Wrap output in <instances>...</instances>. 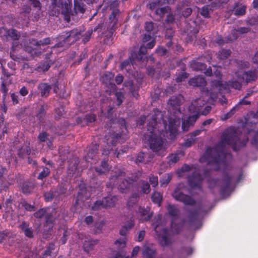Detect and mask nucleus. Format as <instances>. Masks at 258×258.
I'll use <instances>...</instances> for the list:
<instances>
[{"mask_svg": "<svg viewBox=\"0 0 258 258\" xmlns=\"http://www.w3.org/2000/svg\"><path fill=\"white\" fill-rule=\"evenodd\" d=\"M237 133L233 127L228 128L222 134L221 140L217 146L214 148L208 147L203 157L200 158V162H207L208 165H215V171H219L221 165L226 166L227 164L226 161V156L223 149L226 145L232 146L234 151H237L236 144L239 141Z\"/></svg>", "mask_w": 258, "mask_h": 258, "instance_id": "obj_1", "label": "nucleus"}, {"mask_svg": "<svg viewBox=\"0 0 258 258\" xmlns=\"http://www.w3.org/2000/svg\"><path fill=\"white\" fill-rule=\"evenodd\" d=\"M154 114L151 120L147 124V133L144 136V140L147 142L150 149L158 155L163 156L162 152L164 151L163 147L164 141L161 138V132L163 129H159V125H163L166 128V121L163 119V115L159 110H154Z\"/></svg>", "mask_w": 258, "mask_h": 258, "instance_id": "obj_2", "label": "nucleus"}, {"mask_svg": "<svg viewBox=\"0 0 258 258\" xmlns=\"http://www.w3.org/2000/svg\"><path fill=\"white\" fill-rule=\"evenodd\" d=\"M119 129L120 131L118 133L114 132L109 137L105 136L106 143L109 146H115L117 143L122 144L127 139L128 131L126 128V122L124 119L120 120L119 123Z\"/></svg>", "mask_w": 258, "mask_h": 258, "instance_id": "obj_3", "label": "nucleus"}, {"mask_svg": "<svg viewBox=\"0 0 258 258\" xmlns=\"http://www.w3.org/2000/svg\"><path fill=\"white\" fill-rule=\"evenodd\" d=\"M81 34V31L77 28L63 32L57 37V43L55 46L58 48L62 47L66 44H73L79 39Z\"/></svg>", "mask_w": 258, "mask_h": 258, "instance_id": "obj_4", "label": "nucleus"}, {"mask_svg": "<svg viewBox=\"0 0 258 258\" xmlns=\"http://www.w3.org/2000/svg\"><path fill=\"white\" fill-rule=\"evenodd\" d=\"M186 187L183 183L178 184L172 194V196L176 201L181 202L185 205L194 206L196 204V201L191 196L183 193V190Z\"/></svg>", "mask_w": 258, "mask_h": 258, "instance_id": "obj_5", "label": "nucleus"}, {"mask_svg": "<svg viewBox=\"0 0 258 258\" xmlns=\"http://www.w3.org/2000/svg\"><path fill=\"white\" fill-rule=\"evenodd\" d=\"M168 213L171 217L170 227L176 234L180 233L182 230V226L181 224L175 222V220L178 219L180 217V211L175 205H168L167 207Z\"/></svg>", "mask_w": 258, "mask_h": 258, "instance_id": "obj_6", "label": "nucleus"}, {"mask_svg": "<svg viewBox=\"0 0 258 258\" xmlns=\"http://www.w3.org/2000/svg\"><path fill=\"white\" fill-rule=\"evenodd\" d=\"M240 75H237V79L232 78L228 81L225 82L224 84L221 81H216L214 85L219 87L220 90H230L234 89L240 90L242 87V81L240 80Z\"/></svg>", "mask_w": 258, "mask_h": 258, "instance_id": "obj_7", "label": "nucleus"}, {"mask_svg": "<svg viewBox=\"0 0 258 258\" xmlns=\"http://www.w3.org/2000/svg\"><path fill=\"white\" fill-rule=\"evenodd\" d=\"M222 176L220 194L222 197L224 198L229 196L232 190L231 183L233 177L230 175L226 170L222 172Z\"/></svg>", "mask_w": 258, "mask_h": 258, "instance_id": "obj_8", "label": "nucleus"}, {"mask_svg": "<svg viewBox=\"0 0 258 258\" xmlns=\"http://www.w3.org/2000/svg\"><path fill=\"white\" fill-rule=\"evenodd\" d=\"M71 1L70 0H52V4L61 9L64 19L69 22L71 20Z\"/></svg>", "mask_w": 258, "mask_h": 258, "instance_id": "obj_9", "label": "nucleus"}, {"mask_svg": "<svg viewBox=\"0 0 258 258\" xmlns=\"http://www.w3.org/2000/svg\"><path fill=\"white\" fill-rule=\"evenodd\" d=\"M66 191V189L61 185H58L56 187L52 188L44 194V197L46 202H51L53 199L55 201L59 202V196Z\"/></svg>", "mask_w": 258, "mask_h": 258, "instance_id": "obj_10", "label": "nucleus"}, {"mask_svg": "<svg viewBox=\"0 0 258 258\" xmlns=\"http://www.w3.org/2000/svg\"><path fill=\"white\" fill-rule=\"evenodd\" d=\"M157 236L159 242L162 246H169L172 243V237L167 228H163Z\"/></svg>", "mask_w": 258, "mask_h": 258, "instance_id": "obj_11", "label": "nucleus"}, {"mask_svg": "<svg viewBox=\"0 0 258 258\" xmlns=\"http://www.w3.org/2000/svg\"><path fill=\"white\" fill-rule=\"evenodd\" d=\"M203 178L202 175L198 171H194L187 177L189 185L192 188L200 187L202 183Z\"/></svg>", "mask_w": 258, "mask_h": 258, "instance_id": "obj_12", "label": "nucleus"}, {"mask_svg": "<svg viewBox=\"0 0 258 258\" xmlns=\"http://www.w3.org/2000/svg\"><path fill=\"white\" fill-rule=\"evenodd\" d=\"M183 100V97L181 94L176 96H172L168 100V104L173 107L175 110L174 113H181L180 106Z\"/></svg>", "mask_w": 258, "mask_h": 258, "instance_id": "obj_13", "label": "nucleus"}, {"mask_svg": "<svg viewBox=\"0 0 258 258\" xmlns=\"http://www.w3.org/2000/svg\"><path fill=\"white\" fill-rule=\"evenodd\" d=\"M119 10H115L114 11H112L109 17L110 25L107 28V31L110 34V36H111L113 35L117 28V24L118 22L117 16L119 15Z\"/></svg>", "mask_w": 258, "mask_h": 258, "instance_id": "obj_14", "label": "nucleus"}, {"mask_svg": "<svg viewBox=\"0 0 258 258\" xmlns=\"http://www.w3.org/2000/svg\"><path fill=\"white\" fill-rule=\"evenodd\" d=\"M246 9L247 7L245 5H242L239 2H235L228 13L231 14V15L233 14L236 16L240 17L245 14Z\"/></svg>", "mask_w": 258, "mask_h": 258, "instance_id": "obj_15", "label": "nucleus"}, {"mask_svg": "<svg viewBox=\"0 0 258 258\" xmlns=\"http://www.w3.org/2000/svg\"><path fill=\"white\" fill-rule=\"evenodd\" d=\"M125 175V172L121 169H117L115 171H112L107 186H108V184H110L111 187L113 188L118 184L119 180H121Z\"/></svg>", "mask_w": 258, "mask_h": 258, "instance_id": "obj_16", "label": "nucleus"}, {"mask_svg": "<svg viewBox=\"0 0 258 258\" xmlns=\"http://www.w3.org/2000/svg\"><path fill=\"white\" fill-rule=\"evenodd\" d=\"M150 208L140 206L138 210V218L140 222H144L149 221L153 216V213H150Z\"/></svg>", "mask_w": 258, "mask_h": 258, "instance_id": "obj_17", "label": "nucleus"}, {"mask_svg": "<svg viewBox=\"0 0 258 258\" xmlns=\"http://www.w3.org/2000/svg\"><path fill=\"white\" fill-rule=\"evenodd\" d=\"M147 52V48L146 46L141 45L138 53L135 51H132L131 58H135L138 61L144 62L145 59H147V57L145 56Z\"/></svg>", "mask_w": 258, "mask_h": 258, "instance_id": "obj_18", "label": "nucleus"}, {"mask_svg": "<svg viewBox=\"0 0 258 258\" xmlns=\"http://www.w3.org/2000/svg\"><path fill=\"white\" fill-rule=\"evenodd\" d=\"M257 79V73L256 70H249L243 73L242 76H240V80L244 81L246 84L255 81Z\"/></svg>", "mask_w": 258, "mask_h": 258, "instance_id": "obj_19", "label": "nucleus"}, {"mask_svg": "<svg viewBox=\"0 0 258 258\" xmlns=\"http://www.w3.org/2000/svg\"><path fill=\"white\" fill-rule=\"evenodd\" d=\"M135 226L134 219L132 217L129 220L124 222V224L121 226L119 230V234L121 236H126L128 231L132 229Z\"/></svg>", "mask_w": 258, "mask_h": 258, "instance_id": "obj_20", "label": "nucleus"}, {"mask_svg": "<svg viewBox=\"0 0 258 258\" xmlns=\"http://www.w3.org/2000/svg\"><path fill=\"white\" fill-rule=\"evenodd\" d=\"M104 203L105 209L113 208L115 206L118 198L116 196L108 195L102 198Z\"/></svg>", "mask_w": 258, "mask_h": 258, "instance_id": "obj_21", "label": "nucleus"}, {"mask_svg": "<svg viewBox=\"0 0 258 258\" xmlns=\"http://www.w3.org/2000/svg\"><path fill=\"white\" fill-rule=\"evenodd\" d=\"M175 119L170 118L169 119L168 132L169 133V139L174 140L177 135L178 127L175 123Z\"/></svg>", "mask_w": 258, "mask_h": 258, "instance_id": "obj_22", "label": "nucleus"}, {"mask_svg": "<svg viewBox=\"0 0 258 258\" xmlns=\"http://www.w3.org/2000/svg\"><path fill=\"white\" fill-rule=\"evenodd\" d=\"M188 213V219L189 224L190 226H192L195 223L199 221L200 209L197 208L194 210H189Z\"/></svg>", "mask_w": 258, "mask_h": 258, "instance_id": "obj_23", "label": "nucleus"}, {"mask_svg": "<svg viewBox=\"0 0 258 258\" xmlns=\"http://www.w3.org/2000/svg\"><path fill=\"white\" fill-rule=\"evenodd\" d=\"M152 158L153 157L150 154L141 152L138 154L135 162L137 164L141 163L147 164L150 162Z\"/></svg>", "mask_w": 258, "mask_h": 258, "instance_id": "obj_24", "label": "nucleus"}, {"mask_svg": "<svg viewBox=\"0 0 258 258\" xmlns=\"http://www.w3.org/2000/svg\"><path fill=\"white\" fill-rule=\"evenodd\" d=\"M133 181V179L131 178L124 179L119 184L118 190L122 193L126 192V191L132 186Z\"/></svg>", "mask_w": 258, "mask_h": 258, "instance_id": "obj_25", "label": "nucleus"}, {"mask_svg": "<svg viewBox=\"0 0 258 258\" xmlns=\"http://www.w3.org/2000/svg\"><path fill=\"white\" fill-rule=\"evenodd\" d=\"M38 89L40 93L41 96L46 98L49 95L51 85L46 83H41L38 85Z\"/></svg>", "mask_w": 258, "mask_h": 258, "instance_id": "obj_26", "label": "nucleus"}, {"mask_svg": "<svg viewBox=\"0 0 258 258\" xmlns=\"http://www.w3.org/2000/svg\"><path fill=\"white\" fill-rule=\"evenodd\" d=\"M99 242V240L96 239L90 238L84 241L83 243L84 250L89 253L94 249V246Z\"/></svg>", "mask_w": 258, "mask_h": 258, "instance_id": "obj_27", "label": "nucleus"}, {"mask_svg": "<svg viewBox=\"0 0 258 258\" xmlns=\"http://www.w3.org/2000/svg\"><path fill=\"white\" fill-rule=\"evenodd\" d=\"M83 119L85 122L86 124L88 125L89 123L94 122L96 120V116L93 113H89L86 114L83 118L81 117H78L76 121L78 124L84 125V124L83 123Z\"/></svg>", "mask_w": 258, "mask_h": 258, "instance_id": "obj_28", "label": "nucleus"}, {"mask_svg": "<svg viewBox=\"0 0 258 258\" xmlns=\"http://www.w3.org/2000/svg\"><path fill=\"white\" fill-rule=\"evenodd\" d=\"M53 64L52 60L46 59L42 61L40 64L35 69V70L38 72L44 73L48 71L50 67Z\"/></svg>", "mask_w": 258, "mask_h": 258, "instance_id": "obj_29", "label": "nucleus"}, {"mask_svg": "<svg viewBox=\"0 0 258 258\" xmlns=\"http://www.w3.org/2000/svg\"><path fill=\"white\" fill-rule=\"evenodd\" d=\"M5 33L4 36L7 40H18L20 37V34L15 29H5Z\"/></svg>", "mask_w": 258, "mask_h": 258, "instance_id": "obj_30", "label": "nucleus"}, {"mask_svg": "<svg viewBox=\"0 0 258 258\" xmlns=\"http://www.w3.org/2000/svg\"><path fill=\"white\" fill-rule=\"evenodd\" d=\"M19 228L27 237L32 238L34 237L33 230L32 227H29V224L26 222L23 221L20 225Z\"/></svg>", "mask_w": 258, "mask_h": 258, "instance_id": "obj_31", "label": "nucleus"}, {"mask_svg": "<svg viewBox=\"0 0 258 258\" xmlns=\"http://www.w3.org/2000/svg\"><path fill=\"white\" fill-rule=\"evenodd\" d=\"M189 85L194 87H202L206 85V81L204 78L200 76H197L190 79L188 81Z\"/></svg>", "mask_w": 258, "mask_h": 258, "instance_id": "obj_32", "label": "nucleus"}, {"mask_svg": "<svg viewBox=\"0 0 258 258\" xmlns=\"http://www.w3.org/2000/svg\"><path fill=\"white\" fill-rule=\"evenodd\" d=\"M35 187L34 183L30 181H24L21 185L22 192L25 195L30 194Z\"/></svg>", "mask_w": 258, "mask_h": 258, "instance_id": "obj_33", "label": "nucleus"}, {"mask_svg": "<svg viewBox=\"0 0 258 258\" xmlns=\"http://www.w3.org/2000/svg\"><path fill=\"white\" fill-rule=\"evenodd\" d=\"M114 78V74L111 72H106L102 76L101 80L102 83L105 85H110L112 88H116V85L114 84H112L111 81L113 80Z\"/></svg>", "mask_w": 258, "mask_h": 258, "instance_id": "obj_34", "label": "nucleus"}, {"mask_svg": "<svg viewBox=\"0 0 258 258\" xmlns=\"http://www.w3.org/2000/svg\"><path fill=\"white\" fill-rule=\"evenodd\" d=\"M237 38V34L234 32L230 34L227 38H225V39H223L221 36H219L217 38L216 42L219 45H223L225 43L232 42L233 40H236Z\"/></svg>", "mask_w": 258, "mask_h": 258, "instance_id": "obj_35", "label": "nucleus"}, {"mask_svg": "<svg viewBox=\"0 0 258 258\" xmlns=\"http://www.w3.org/2000/svg\"><path fill=\"white\" fill-rule=\"evenodd\" d=\"M143 254L145 258H155L156 249L150 246H145L143 250Z\"/></svg>", "mask_w": 258, "mask_h": 258, "instance_id": "obj_36", "label": "nucleus"}, {"mask_svg": "<svg viewBox=\"0 0 258 258\" xmlns=\"http://www.w3.org/2000/svg\"><path fill=\"white\" fill-rule=\"evenodd\" d=\"M47 109V104H43L41 105L40 107L36 114V117L40 122H43L45 116L46 115V110Z\"/></svg>", "mask_w": 258, "mask_h": 258, "instance_id": "obj_37", "label": "nucleus"}, {"mask_svg": "<svg viewBox=\"0 0 258 258\" xmlns=\"http://www.w3.org/2000/svg\"><path fill=\"white\" fill-rule=\"evenodd\" d=\"M98 148L99 145L97 144L91 145L89 147L88 153L86 156V160L88 159H93L98 152Z\"/></svg>", "mask_w": 258, "mask_h": 258, "instance_id": "obj_38", "label": "nucleus"}, {"mask_svg": "<svg viewBox=\"0 0 258 258\" xmlns=\"http://www.w3.org/2000/svg\"><path fill=\"white\" fill-rule=\"evenodd\" d=\"M190 67L195 71H203L206 68L205 63L197 60H192L190 63Z\"/></svg>", "mask_w": 258, "mask_h": 258, "instance_id": "obj_39", "label": "nucleus"}, {"mask_svg": "<svg viewBox=\"0 0 258 258\" xmlns=\"http://www.w3.org/2000/svg\"><path fill=\"white\" fill-rule=\"evenodd\" d=\"M46 226L48 227V230L51 231L53 227L54 219L53 217L52 214L46 212L45 216Z\"/></svg>", "mask_w": 258, "mask_h": 258, "instance_id": "obj_40", "label": "nucleus"}, {"mask_svg": "<svg viewBox=\"0 0 258 258\" xmlns=\"http://www.w3.org/2000/svg\"><path fill=\"white\" fill-rule=\"evenodd\" d=\"M31 150L28 146H23L18 150L17 155L19 157L24 158L27 155L30 154Z\"/></svg>", "mask_w": 258, "mask_h": 258, "instance_id": "obj_41", "label": "nucleus"}, {"mask_svg": "<svg viewBox=\"0 0 258 258\" xmlns=\"http://www.w3.org/2000/svg\"><path fill=\"white\" fill-rule=\"evenodd\" d=\"M40 168L42 170L37 176V179L40 180H43L45 178L48 177L50 174V170L48 167L42 166Z\"/></svg>", "mask_w": 258, "mask_h": 258, "instance_id": "obj_42", "label": "nucleus"}, {"mask_svg": "<svg viewBox=\"0 0 258 258\" xmlns=\"http://www.w3.org/2000/svg\"><path fill=\"white\" fill-rule=\"evenodd\" d=\"M85 5L83 3L79 2L78 1H75L74 2V11L76 14H83L85 12Z\"/></svg>", "mask_w": 258, "mask_h": 258, "instance_id": "obj_43", "label": "nucleus"}, {"mask_svg": "<svg viewBox=\"0 0 258 258\" xmlns=\"http://www.w3.org/2000/svg\"><path fill=\"white\" fill-rule=\"evenodd\" d=\"M172 177V173H166L164 174L160 179L161 186H166L171 181Z\"/></svg>", "mask_w": 258, "mask_h": 258, "instance_id": "obj_44", "label": "nucleus"}, {"mask_svg": "<svg viewBox=\"0 0 258 258\" xmlns=\"http://www.w3.org/2000/svg\"><path fill=\"white\" fill-rule=\"evenodd\" d=\"M105 209L103 199L97 200L91 207V210L97 211Z\"/></svg>", "mask_w": 258, "mask_h": 258, "instance_id": "obj_45", "label": "nucleus"}, {"mask_svg": "<svg viewBox=\"0 0 258 258\" xmlns=\"http://www.w3.org/2000/svg\"><path fill=\"white\" fill-rule=\"evenodd\" d=\"M139 194L138 193L133 194L128 199L127 201V206L128 207H133L136 204L139 200Z\"/></svg>", "mask_w": 258, "mask_h": 258, "instance_id": "obj_46", "label": "nucleus"}, {"mask_svg": "<svg viewBox=\"0 0 258 258\" xmlns=\"http://www.w3.org/2000/svg\"><path fill=\"white\" fill-rule=\"evenodd\" d=\"M170 10V8L168 6L158 8L155 11V14L158 15L160 18H163L164 15Z\"/></svg>", "mask_w": 258, "mask_h": 258, "instance_id": "obj_47", "label": "nucleus"}, {"mask_svg": "<svg viewBox=\"0 0 258 258\" xmlns=\"http://www.w3.org/2000/svg\"><path fill=\"white\" fill-rule=\"evenodd\" d=\"M141 192L145 194H148L150 191V184L146 181L141 180Z\"/></svg>", "mask_w": 258, "mask_h": 258, "instance_id": "obj_48", "label": "nucleus"}, {"mask_svg": "<svg viewBox=\"0 0 258 258\" xmlns=\"http://www.w3.org/2000/svg\"><path fill=\"white\" fill-rule=\"evenodd\" d=\"M105 225L104 221L96 222L94 224V233L99 234L102 232V228Z\"/></svg>", "mask_w": 258, "mask_h": 258, "instance_id": "obj_49", "label": "nucleus"}, {"mask_svg": "<svg viewBox=\"0 0 258 258\" xmlns=\"http://www.w3.org/2000/svg\"><path fill=\"white\" fill-rule=\"evenodd\" d=\"M231 53L230 49H223L219 51L218 58L222 60L226 59L230 56Z\"/></svg>", "mask_w": 258, "mask_h": 258, "instance_id": "obj_50", "label": "nucleus"}, {"mask_svg": "<svg viewBox=\"0 0 258 258\" xmlns=\"http://www.w3.org/2000/svg\"><path fill=\"white\" fill-rule=\"evenodd\" d=\"M151 199L153 203L160 204L162 201V196L160 192L154 191L152 195Z\"/></svg>", "mask_w": 258, "mask_h": 258, "instance_id": "obj_51", "label": "nucleus"}, {"mask_svg": "<svg viewBox=\"0 0 258 258\" xmlns=\"http://www.w3.org/2000/svg\"><path fill=\"white\" fill-rule=\"evenodd\" d=\"M200 114L199 113L197 114H193L192 115L189 116L186 120V122L189 123L190 125L193 127L200 116Z\"/></svg>", "mask_w": 258, "mask_h": 258, "instance_id": "obj_52", "label": "nucleus"}, {"mask_svg": "<svg viewBox=\"0 0 258 258\" xmlns=\"http://www.w3.org/2000/svg\"><path fill=\"white\" fill-rule=\"evenodd\" d=\"M134 61H137V60L135 58H131V55L128 59L124 60L120 63V70H123L124 69H126L127 67L130 66L131 63H132Z\"/></svg>", "mask_w": 258, "mask_h": 258, "instance_id": "obj_53", "label": "nucleus"}, {"mask_svg": "<svg viewBox=\"0 0 258 258\" xmlns=\"http://www.w3.org/2000/svg\"><path fill=\"white\" fill-rule=\"evenodd\" d=\"M20 204L27 211L32 212L35 211L34 206L28 203L25 200H22Z\"/></svg>", "mask_w": 258, "mask_h": 258, "instance_id": "obj_54", "label": "nucleus"}, {"mask_svg": "<svg viewBox=\"0 0 258 258\" xmlns=\"http://www.w3.org/2000/svg\"><path fill=\"white\" fill-rule=\"evenodd\" d=\"M246 23L251 26L257 27L258 26V16H252L246 21Z\"/></svg>", "mask_w": 258, "mask_h": 258, "instance_id": "obj_55", "label": "nucleus"}, {"mask_svg": "<svg viewBox=\"0 0 258 258\" xmlns=\"http://www.w3.org/2000/svg\"><path fill=\"white\" fill-rule=\"evenodd\" d=\"M22 69L27 75H30L34 72L35 69L32 68L28 63L25 62L23 64Z\"/></svg>", "mask_w": 258, "mask_h": 258, "instance_id": "obj_56", "label": "nucleus"}, {"mask_svg": "<svg viewBox=\"0 0 258 258\" xmlns=\"http://www.w3.org/2000/svg\"><path fill=\"white\" fill-rule=\"evenodd\" d=\"M188 77V74L185 72L184 71L179 73L177 75V77L175 78V81L177 83L185 81V80Z\"/></svg>", "mask_w": 258, "mask_h": 258, "instance_id": "obj_57", "label": "nucleus"}, {"mask_svg": "<svg viewBox=\"0 0 258 258\" xmlns=\"http://www.w3.org/2000/svg\"><path fill=\"white\" fill-rule=\"evenodd\" d=\"M168 159V164L170 165L175 164L179 160V158L178 157V154H171L167 157Z\"/></svg>", "mask_w": 258, "mask_h": 258, "instance_id": "obj_58", "label": "nucleus"}, {"mask_svg": "<svg viewBox=\"0 0 258 258\" xmlns=\"http://www.w3.org/2000/svg\"><path fill=\"white\" fill-rule=\"evenodd\" d=\"M115 96L116 99L117 105L119 106L124 100V96L122 92H116L115 93Z\"/></svg>", "mask_w": 258, "mask_h": 258, "instance_id": "obj_59", "label": "nucleus"}, {"mask_svg": "<svg viewBox=\"0 0 258 258\" xmlns=\"http://www.w3.org/2000/svg\"><path fill=\"white\" fill-rule=\"evenodd\" d=\"M189 138L187 139L184 143L183 144V146L186 148L190 147L196 142V138L189 136Z\"/></svg>", "mask_w": 258, "mask_h": 258, "instance_id": "obj_60", "label": "nucleus"}, {"mask_svg": "<svg viewBox=\"0 0 258 258\" xmlns=\"http://www.w3.org/2000/svg\"><path fill=\"white\" fill-rule=\"evenodd\" d=\"M209 10L210 9L209 6H204L202 8L200 14L204 18H209Z\"/></svg>", "mask_w": 258, "mask_h": 258, "instance_id": "obj_61", "label": "nucleus"}, {"mask_svg": "<svg viewBox=\"0 0 258 258\" xmlns=\"http://www.w3.org/2000/svg\"><path fill=\"white\" fill-rule=\"evenodd\" d=\"M149 180L150 184L153 187H155L158 184V178L157 176L150 175L149 176Z\"/></svg>", "mask_w": 258, "mask_h": 258, "instance_id": "obj_62", "label": "nucleus"}, {"mask_svg": "<svg viewBox=\"0 0 258 258\" xmlns=\"http://www.w3.org/2000/svg\"><path fill=\"white\" fill-rule=\"evenodd\" d=\"M50 38L49 37L45 38L42 40L39 41H36L35 45L37 46H40L41 45H46L50 44Z\"/></svg>", "mask_w": 258, "mask_h": 258, "instance_id": "obj_63", "label": "nucleus"}, {"mask_svg": "<svg viewBox=\"0 0 258 258\" xmlns=\"http://www.w3.org/2000/svg\"><path fill=\"white\" fill-rule=\"evenodd\" d=\"M219 181L218 178H210L208 180L209 187L211 189H213L216 186Z\"/></svg>", "mask_w": 258, "mask_h": 258, "instance_id": "obj_64", "label": "nucleus"}]
</instances>
